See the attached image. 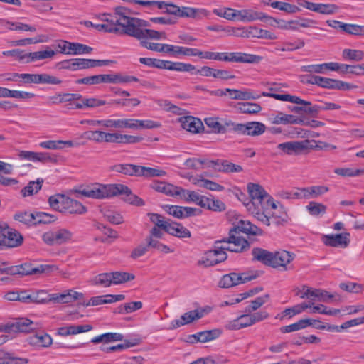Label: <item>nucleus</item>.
Returning <instances> with one entry per match:
<instances>
[{"label":"nucleus","mask_w":364,"mask_h":364,"mask_svg":"<svg viewBox=\"0 0 364 364\" xmlns=\"http://www.w3.org/2000/svg\"><path fill=\"white\" fill-rule=\"evenodd\" d=\"M130 9L117 6L114 9L115 23L118 25L117 33L126 35L136 38L142 39H166L164 32H159L155 30L148 29L149 23L141 18L130 16Z\"/></svg>","instance_id":"nucleus-1"},{"label":"nucleus","mask_w":364,"mask_h":364,"mask_svg":"<svg viewBox=\"0 0 364 364\" xmlns=\"http://www.w3.org/2000/svg\"><path fill=\"white\" fill-rule=\"evenodd\" d=\"M259 232L260 230L256 225H252L250 221L240 219L230 230L228 241L224 242L225 245L223 248L228 249V251L234 252L246 251L250 248V243L246 239L240 237V233L256 235Z\"/></svg>","instance_id":"nucleus-2"},{"label":"nucleus","mask_w":364,"mask_h":364,"mask_svg":"<svg viewBox=\"0 0 364 364\" xmlns=\"http://www.w3.org/2000/svg\"><path fill=\"white\" fill-rule=\"evenodd\" d=\"M247 188L251 200L245 205L252 213L259 214L260 211H267L269 209L277 208L272 198L260 185L250 183Z\"/></svg>","instance_id":"nucleus-3"},{"label":"nucleus","mask_w":364,"mask_h":364,"mask_svg":"<svg viewBox=\"0 0 364 364\" xmlns=\"http://www.w3.org/2000/svg\"><path fill=\"white\" fill-rule=\"evenodd\" d=\"M252 254L254 259L274 268L285 267L293 259L291 255L285 250L269 252L256 247L252 250Z\"/></svg>","instance_id":"nucleus-4"},{"label":"nucleus","mask_w":364,"mask_h":364,"mask_svg":"<svg viewBox=\"0 0 364 364\" xmlns=\"http://www.w3.org/2000/svg\"><path fill=\"white\" fill-rule=\"evenodd\" d=\"M50 207L59 212H67L71 214H84L86 208L80 202L63 194L51 196L48 199Z\"/></svg>","instance_id":"nucleus-5"},{"label":"nucleus","mask_w":364,"mask_h":364,"mask_svg":"<svg viewBox=\"0 0 364 364\" xmlns=\"http://www.w3.org/2000/svg\"><path fill=\"white\" fill-rule=\"evenodd\" d=\"M150 220L161 228L166 232L179 238H187L191 236V232L183 225L171 220H166L164 217L157 213L149 214Z\"/></svg>","instance_id":"nucleus-6"},{"label":"nucleus","mask_w":364,"mask_h":364,"mask_svg":"<svg viewBox=\"0 0 364 364\" xmlns=\"http://www.w3.org/2000/svg\"><path fill=\"white\" fill-rule=\"evenodd\" d=\"M23 242V237L18 231L0 221V250L19 247Z\"/></svg>","instance_id":"nucleus-7"},{"label":"nucleus","mask_w":364,"mask_h":364,"mask_svg":"<svg viewBox=\"0 0 364 364\" xmlns=\"http://www.w3.org/2000/svg\"><path fill=\"white\" fill-rule=\"evenodd\" d=\"M225 241H228V238L215 241V250L206 252L205 255L198 261V265L208 267L225 261L227 258V254L225 251L228 250V249L223 248L225 245L223 242Z\"/></svg>","instance_id":"nucleus-8"},{"label":"nucleus","mask_w":364,"mask_h":364,"mask_svg":"<svg viewBox=\"0 0 364 364\" xmlns=\"http://www.w3.org/2000/svg\"><path fill=\"white\" fill-rule=\"evenodd\" d=\"M308 81L312 85H316L321 87L327 89L348 90L355 87V85L341 80L331 79L318 75L310 77Z\"/></svg>","instance_id":"nucleus-9"},{"label":"nucleus","mask_w":364,"mask_h":364,"mask_svg":"<svg viewBox=\"0 0 364 364\" xmlns=\"http://www.w3.org/2000/svg\"><path fill=\"white\" fill-rule=\"evenodd\" d=\"M116 188L115 184L109 186L97 184L93 187L83 189L80 193L82 196L88 198L102 199L114 196V192L117 191Z\"/></svg>","instance_id":"nucleus-10"},{"label":"nucleus","mask_w":364,"mask_h":364,"mask_svg":"<svg viewBox=\"0 0 364 364\" xmlns=\"http://www.w3.org/2000/svg\"><path fill=\"white\" fill-rule=\"evenodd\" d=\"M257 277L253 273L244 272L237 274L232 272L224 275L219 282V286L222 288H229L239 284L246 283Z\"/></svg>","instance_id":"nucleus-11"},{"label":"nucleus","mask_w":364,"mask_h":364,"mask_svg":"<svg viewBox=\"0 0 364 364\" xmlns=\"http://www.w3.org/2000/svg\"><path fill=\"white\" fill-rule=\"evenodd\" d=\"M209 311H206L205 309H198L186 312L181 316V319L173 320L171 323L169 329H176L186 324H189L194 321L201 318Z\"/></svg>","instance_id":"nucleus-12"},{"label":"nucleus","mask_w":364,"mask_h":364,"mask_svg":"<svg viewBox=\"0 0 364 364\" xmlns=\"http://www.w3.org/2000/svg\"><path fill=\"white\" fill-rule=\"evenodd\" d=\"M58 47L60 49L61 53L68 55H82L90 53L92 48L84 44L79 43H70L66 41H62L58 43Z\"/></svg>","instance_id":"nucleus-13"},{"label":"nucleus","mask_w":364,"mask_h":364,"mask_svg":"<svg viewBox=\"0 0 364 364\" xmlns=\"http://www.w3.org/2000/svg\"><path fill=\"white\" fill-rule=\"evenodd\" d=\"M321 241L326 246L345 248L350 243V234L343 232L340 234L323 235Z\"/></svg>","instance_id":"nucleus-14"},{"label":"nucleus","mask_w":364,"mask_h":364,"mask_svg":"<svg viewBox=\"0 0 364 364\" xmlns=\"http://www.w3.org/2000/svg\"><path fill=\"white\" fill-rule=\"evenodd\" d=\"M83 298L84 294L82 293L73 289H68L62 293L50 294V300L54 303L65 304L81 300Z\"/></svg>","instance_id":"nucleus-15"},{"label":"nucleus","mask_w":364,"mask_h":364,"mask_svg":"<svg viewBox=\"0 0 364 364\" xmlns=\"http://www.w3.org/2000/svg\"><path fill=\"white\" fill-rule=\"evenodd\" d=\"M6 333H29L38 328V324L25 318H19L16 321L5 324Z\"/></svg>","instance_id":"nucleus-16"},{"label":"nucleus","mask_w":364,"mask_h":364,"mask_svg":"<svg viewBox=\"0 0 364 364\" xmlns=\"http://www.w3.org/2000/svg\"><path fill=\"white\" fill-rule=\"evenodd\" d=\"M221 330L218 328L200 331L196 334L188 336L186 341L191 344H194L198 342L206 343L216 339L221 335Z\"/></svg>","instance_id":"nucleus-17"},{"label":"nucleus","mask_w":364,"mask_h":364,"mask_svg":"<svg viewBox=\"0 0 364 364\" xmlns=\"http://www.w3.org/2000/svg\"><path fill=\"white\" fill-rule=\"evenodd\" d=\"M238 134L247 136H259L262 134L266 129V126L259 122H249L240 123Z\"/></svg>","instance_id":"nucleus-18"},{"label":"nucleus","mask_w":364,"mask_h":364,"mask_svg":"<svg viewBox=\"0 0 364 364\" xmlns=\"http://www.w3.org/2000/svg\"><path fill=\"white\" fill-rule=\"evenodd\" d=\"M18 268L21 277L41 274L57 269V267L53 265L41 264L38 267H33L28 262L19 264Z\"/></svg>","instance_id":"nucleus-19"},{"label":"nucleus","mask_w":364,"mask_h":364,"mask_svg":"<svg viewBox=\"0 0 364 364\" xmlns=\"http://www.w3.org/2000/svg\"><path fill=\"white\" fill-rule=\"evenodd\" d=\"M125 296L123 294H107L104 296H97L92 297L88 301L81 303L80 304L83 306L87 307L90 306H98L105 304H112L117 301L124 300Z\"/></svg>","instance_id":"nucleus-20"},{"label":"nucleus","mask_w":364,"mask_h":364,"mask_svg":"<svg viewBox=\"0 0 364 364\" xmlns=\"http://www.w3.org/2000/svg\"><path fill=\"white\" fill-rule=\"evenodd\" d=\"M297 295H299L302 299L307 298L311 300L318 298L320 301H326L328 299L333 297V296L328 294L327 291L311 289L306 286H304L301 290L297 291Z\"/></svg>","instance_id":"nucleus-21"},{"label":"nucleus","mask_w":364,"mask_h":364,"mask_svg":"<svg viewBox=\"0 0 364 364\" xmlns=\"http://www.w3.org/2000/svg\"><path fill=\"white\" fill-rule=\"evenodd\" d=\"M229 63H258L262 57L242 52L228 53Z\"/></svg>","instance_id":"nucleus-22"},{"label":"nucleus","mask_w":364,"mask_h":364,"mask_svg":"<svg viewBox=\"0 0 364 364\" xmlns=\"http://www.w3.org/2000/svg\"><path fill=\"white\" fill-rule=\"evenodd\" d=\"M297 116L301 117H317L316 105H313L310 102L297 97Z\"/></svg>","instance_id":"nucleus-23"},{"label":"nucleus","mask_w":364,"mask_h":364,"mask_svg":"<svg viewBox=\"0 0 364 364\" xmlns=\"http://www.w3.org/2000/svg\"><path fill=\"white\" fill-rule=\"evenodd\" d=\"M166 211L176 218H185L196 215V208L179 205H166Z\"/></svg>","instance_id":"nucleus-24"},{"label":"nucleus","mask_w":364,"mask_h":364,"mask_svg":"<svg viewBox=\"0 0 364 364\" xmlns=\"http://www.w3.org/2000/svg\"><path fill=\"white\" fill-rule=\"evenodd\" d=\"M115 188H117V191L114 192V196L123 195L124 196V200L130 204L135 205H144L142 199L139 198L137 196L133 194L131 190L126 186L122 184H115Z\"/></svg>","instance_id":"nucleus-25"},{"label":"nucleus","mask_w":364,"mask_h":364,"mask_svg":"<svg viewBox=\"0 0 364 364\" xmlns=\"http://www.w3.org/2000/svg\"><path fill=\"white\" fill-rule=\"evenodd\" d=\"M208 166H213L219 171L226 173H238L242 171L241 166L235 164L227 160L210 161L208 162Z\"/></svg>","instance_id":"nucleus-26"},{"label":"nucleus","mask_w":364,"mask_h":364,"mask_svg":"<svg viewBox=\"0 0 364 364\" xmlns=\"http://www.w3.org/2000/svg\"><path fill=\"white\" fill-rule=\"evenodd\" d=\"M253 325L250 313H246L238 316L236 319L229 321L225 328L228 330L235 331Z\"/></svg>","instance_id":"nucleus-27"},{"label":"nucleus","mask_w":364,"mask_h":364,"mask_svg":"<svg viewBox=\"0 0 364 364\" xmlns=\"http://www.w3.org/2000/svg\"><path fill=\"white\" fill-rule=\"evenodd\" d=\"M183 129L192 132L199 133L203 129V124L200 119L191 116L183 117L180 119Z\"/></svg>","instance_id":"nucleus-28"},{"label":"nucleus","mask_w":364,"mask_h":364,"mask_svg":"<svg viewBox=\"0 0 364 364\" xmlns=\"http://www.w3.org/2000/svg\"><path fill=\"white\" fill-rule=\"evenodd\" d=\"M200 207L212 211H223L225 210V205L218 199H215L212 195L210 196H203L200 203Z\"/></svg>","instance_id":"nucleus-29"},{"label":"nucleus","mask_w":364,"mask_h":364,"mask_svg":"<svg viewBox=\"0 0 364 364\" xmlns=\"http://www.w3.org/2000/svg\"><path fill=\"white\" fill-rule=\"evenodd\" d=\"M303 6L309 10L322 14H331L338 9V6L334 4H317L309 1H304Z\"/></svg>","instance_id":"nucleus-30"},{"label":"nucleus","mask_w":364,"mask_h":364,"mask_svg":"<svg viewBox=\"0 0 364 364\" xmlns=\"http://www.w3.org/2000/svg\"><path fill=\"white\" fill-rule=\"evenodd\" d=\"M364 323V316L355 318L343 323L340 326H331V325H322L317 326L319 330H327L328 331H337L339 332L341 330L347 329L350 327L358 326Z\"/></svg>","instance_id":"nucleus-31"},{"label":"nucleus","mask_w":364,"mask_h":364,"mask_svg":"<svg viewBox=\"0 0 364 364\" xmlns=\"http://www.w3.org/2000/svg\"><path fill=\"white\" fill-rule=\"evenodd\" d=\"M208 14L209 11L205 9L182 6L180 9L179 17L200 19Z\"/></svg>","instance_id":"nucleus-32"},{"label":"nucleus","mask_w":364,"mask_h":364,"mask_svg":"<svg viewBox=\"0 0 364 364\" xmlns=\"http://www.w3.org/2000/svg\"><path fill=\"white\" fill-rule=\"evenodd\" d=\"M28 343L33 346L48 348L53 343V338L46 333H37L28 338Z\"/></svg>","instance_id":"nucleus-33"},{"label":"nucleus","mask_w":364,"mask_h":364,"mask_svg":"<svg viewBox=\"0 0 364 364\" xmlns=\"http://www.w3.org/2000/svg\"><path fill=\"white\" fill-rule=\"evenodd\" d=\"M269 92H262V95L265 97H270L277 100L288 101L292 103H296V96L290 95L288 94H279L280 87L278 85H272L268 88Z\"/></svg>","instance_id":"nucleus-34"},{"label":"nucleus","mask_w":364,"mask_h":364,"mask_svg":"<svg viewBox=\"0 0 364 364\" xmlns=\"http://www.w3.org/2000/svg\"><path fill=\"white\" fill-rule=\"evenodd\" d=\"M111 170L130 176H139V166L131 164H116Z\"/></svg>","instance_id":"nucleus-35"},{"label":"nucleus","mask_w":364,"mask_h":364,"mask_svg":"<svg viewBox=\"0 0 364 364\" xmlns=\"http://www.w3.org/2000/svg\"><path fill=\"white\" fill-rule=\"evenodd\" d=\"M55 55V52L53 50L50 49L48 46H46V50H44L28 53L27 63L53 58Z\"/></svg>","instance_id":"nucleus-36"},{"label":"nucleus","mask_w":364,"mask_h":364,"mask_svg":"<svg viewBox=\"0 0 364 364\" xmlns=\"http://www.w3.org/2000/svg\"><path fill=\"white\" fill-rule=\"evenodd\" d=\"M226 91H228L230 98L232 100H255L259 97V95H254L252 92L248 90H240L226 88Z\"/></svg>","instance_id":"nucleus-37"},{"label":"nucleus","mask_w":364,"mask_h":364,"mask_svg":"<svg viewBox=\"0 0 364 364\" xmlns=\"http://www.w3.org/2000/svg\"><path fill=\"white\" fill-rule=\"evenodd\" d=\"M77 70L87 69L90 68L107 65L109 60L76 58Z\"/></svg>","instance_id":"nucleus-38"},{"label":"nucleus","mask_w":364,"mask_h":364,"mask_svg":"<svg viewBox=\"0 0 364 364\" xmlns=\"http://www.w3.org/2000/svg\"><path fill=\"white\" fill-rule=\"evenodd\" d=\"M132 118H124L118 119H107L106 128L130 129H134Z\"/></svg>","instance_id":"nucleus-39"},{"label":"nucleus","mask_w":364,"mask_h":364,"mask_svg":"<svg viewBox=\"0 0 364 364\" xmlns=\"http://www.w3.org/2000/svg\"><path fill=\"white\" fill-rule=\"evenodd\" d=\"M165 69L169 70H175L178 72H192L196 70V67L190 63L165 60Z\"/></svg>","instance_id":"nucleus-40"},{"label":"nucleus","mask_w":364,"mask_h":364,"mask_svg":"<svg viewBox=\"0 0 364 364\" xmlns=\"http://www.w3.org/2000/svg\"><path fill=\"white\" fill-rule=\"evenodd\" d=\"M274 124H289L296 123V117L292 114H287L282 112L272 114L269 118Z\"/></svg>","instance_id":"nucleus-41"},{"label":"nucleus","mask_w":364,"mask_h":364,"mask_svg":"<svg viewBox=\"0 0 364 364\" xmlns=\"http://www.w3.org/2000/svg\"><path fill=\"white\" fill-rule=\"evenodd\" d=\"M236 109L240 113L253 114L259 112L262 107L259 104L252 102L237 103Z\"/></svg>","instance_id":"nucleus-42"},{"label":"nucleus","mask_w":364,"mask_h":364,"mask_svg":"<svg viewBox=\"0 0 364 364\" xmlns=\"http://www.w3.org/2000/svg\"><path fill=\"white\" fill-rule=\"evenodd\" d=\"M247 36L269 40H274L277 38L276 36L270 31L253 26L249 28Z\"/></svg>","instance_id":"nucleus-43"},{"label":"nucleus","mask_w":364,"mask_h":364,"mask_svg":"<svg viewBox=\"0 0 364 364\" xmlns=\"http://www.w3.org/2000/svg\"><path fill=\"white\" fill-rule=\"evenodd\" d=\"M123 336L120 333H106L97 336H95L91 340L92 343H109L112 341H122Z\"/></svg>","instance_id":"nucleus-44"},{"label":"nucleus","mask_w":364,"mask_h":364,"mask_svg":"<svg viewBox=\"0 0 364 364\" xmlns=\"http://www.w3.org/2000/svg\"><path fill=\"white\" fill-rule=\"evenodd\" d=\"M134 123V129H155L159 128L161 126V123L156 121L146 119V120H139L136 119H133Z\"/></svg>","instance_id":"nucleus-45"},{"label":"nucleus","mask_w":364,"mask_h":364,"mask_svg":"<svg viewBox=\"0 0 364 364\" xmlns=\"http://www.w3.org/2000/svg\"><path fill=\"white\" fill-rule=\"evenodd\" d=\"M269 299V294H264L262 296H258L255 299L250 301L249 304L245 307V313H251L259 309L264 305Z\"/></svg>","instance_id":"nucleus-46"},{"label":"nucleus","mask_w":364,"mask_h":364,"mask_svg":"<svg viewBox=\"0 0 364 364\" xmlns=\"http://www.w3.org/2000/svg\"><path fill=\"white\" fill-rule=\"evenodd\" d=\"M110 273L113 284H120L133 280L135 278L133 274L125 272H113Z\"/></svg>","instance_id":"nucleus-47"},{"label":"nucleus","mask_w":364,"mask_h":364,"mask_svg":"<svg viewBox=\"0 0 364 364\" xmlns=\"http://www.w3.org/2000/svg\"><path fill=\"white\" fill-rule=\"evenodd\" d=\"M50 294L45 290H38L31 294V304H46L52 302L50 300Z\"/></svg>","instance_id":"nucleus-48"},{"label":"nucleus","mask_w":364,"mask_h":364,"mask_svg":"<svg viewBox=\"0 0 364 364\" xmlns=\"http://www.w3.org/2000/svg\"><path fill=\"white\" fill-rule=\"evenodd\" d=\"M237 18L242 21H252L256 19H262V13L254 12L250 10H238Z\"/></svg>","instance_id":"nucleus-49"},{"label":"nucleus","mask_w":364,"mask_h":364,"mask_svg":"<svg viewBox=\"0 0 364 364\" xmlns=\"http://www.w3.org/2000/svg\"><path fill=\"white\" fill-rule=\"evenodd\" d=\"M2 55L5 57H12L14 60H18L23 63H28V53L20 49H13L11 50H6L1 53Z\"/></svg>","instance_id":"nucleus-50"},{"label":"nucleus","mask_w":364,"mask_h":364,"mask_svg":"<svg viewBox=\"0 0 364 364\" xmlns=\"http://www.w3.org/2000/svg\"><path fill=\"white\" fill-rule=\"evenodd\" d=\"M131 3L141 5L149 10H154L155 8L162 9L166 4V1H141V0H127Z\"/></svg>","instance_id":"nucleus-51"},{"label":"nucleus","mask_w":364,"mask_h":364,"mask_svg":"<svg viewBox=\"0 0 364 364\" xmlns=\"http://www.w3.org/2000/svg\"><path fill=\"white\" fill-rule=\"evenodd\" d=\"M166 174V171L161 169H156L150 167L139 166V176L154 177L164 176Z\"/></svg>","instance_id":"nucleus-52"},{"label":"nucleus","mask_w":364,"mask_h":364,"mask_svg":"<svg viewBox=\"0 0 364 364\" xmlns=\"http://www.w3.org/2000/svg\"><path fill=\"white\" fill-rule=\"evenodd\" d=\"M342 57L345 60L360 61L364 58V52L360 50L344 49Z\"/></svg>","instance_id":"nucleus-53"},{"label":"nucleus","mask_w":364,"mask_h":364,"mask_svg":"<svg viewBox=\"0 0 364 364\" xmlns=\"http://www.w3.org/2000/svg\"><path fill=\"white\" fill-rule=\"evenodd\" d=\"M151 187L156 191L172 196L176 186L166 182L154 181Z\"/></svg>","instance_id":"nucleus-54"},{"label":"nucleus","mask_w":364,"mask_h":364,"mask_svg":"<svg viewBox=\"0 0 364 364\" xmlns=\"http://www.w3.org/2000/svg\"><path fill=\"white\" fill-rule=\"evenodd\" d=\"M111 273H101L92 280V284L103 287H108L112 284Z\"/></svg>","instance_id":"nucleus-55"},{"label":"nucleus","mask_w":364,"mask_h":364,"mask_svg":"<svg viewBox=\"0 0 364 364\" xmlns=\"http://www.w3.org/2000/svg\"><path fill=\"white\" fill-rule=\"evenodd\" d=\"M43 182V179H37L36 181L29 182L21 191L23 195L24 196H28L37 193L41 188Z\"/></svg>","instance_id":"nucleus-56"},{"label":"nucleus","mask_w":364,"mask_h":364,"mask_svg":"<svg viewBox=\"0 0 364 364\" xmlns=\"http://www.w3.org/2000/svg\"><path fill=\"white\" fill-rule=\"evenodd\" d=\"M205 123L215 134H225V129L222 127V124L218 122L216 117H208L205 119Z\"/></svg>","instance_id":"nucleus-57"},{"label":"nucleus","mask_w":364,"mask_h":364,"mask_svg":"<svg viewBox=\"0 0 364 364\" xmlns=\"http://www.w3.org/2000/svg\"><path fill=\"white\" fill-rule=\"evenodd\" d=\"M34 213L29 212H20L14 215L16 220L28 225H34Z\"/></svg>","instance_id":"nucleus-58"},{"label":"nucleus","mask_w":364,"mask_h":364,"mask_svg":"<svg viewBox=\"0 0 364 364\" xmlns=\"http://www.w3.org/2000/svg\"><path fill=\"white\" fill-rule=\"evenodd\" d=\"M306 209L311 215L318 216L326 213V207L321 203L312 201L306 206Z\"/></svg>","instance_id":"nucleus-59"},{"label":"nucleus","mask_w":364,"mask_h":364,"mask_svg":"<svg viewBox=\"0 0 364 364\" xmlns=\"http://www.w3.org/2000/svg\"><path fill=\"white\" fill-rule=\"evenodd\" d=\"M343 26V32L351 34V35H358V36H364V26H360L357 24H348L345 23Z\"/></svg>","instance_id":"nucleus-60"},{"label":"nucleus","mask_w":364,"mask_h":364,"mask_svg":"<svg viewBox=\"0 0 364 364\" xmlns=\"http://www.w3.org/2000/svg\"><path fill=\"white\" fill-rule=\"evenodd\" d=\"M56 244L60 245L72 239L73 233L66 229H60L55 231Z\"/></svg>","instance_id":"nucleus-61"},{"label":"nucleus","mask_w":364,"mask_h":364,"mask_svg":"<svg viewBox=\"0 0 364 364\" xmlns=\"http://www.w3.org/2000/svg\"><path fill=\"white\" fill-rule=\"evenodd\" d=\"M34 225L37 224H46L50 223L55 220L56 218L50 214L44 213V212H38L34 213Z\"/></svg>","instance_id":"nucleus-62"},{"label":"nucleus","mask_w":364,"mask_h":364,"mask_svg":"<svg viewBox=\"0 0 364 364\" xmlns=\"http://www.w3.org/2000/svg\"><path fill=\"white\" fill-rule=\"evenodd\" d=\"M321 338L314 335H302L301 333L297 334V346L303 344H313L319 343Z\"/></svg>","instance_id":"nucleus-63"},{"label":"nucleus","mask_w":364,"mask_h":364,"mask_svg":"<svg viewBox=\"0 0 364 364\" xmlns=\"http://www.w3.org/2000/svg\"><path fill=\"white\" fill-rule=\"evenodd\" d=\"M104 217L110 223L119 225L123 223V217L117 212L113 210H105L103 213Z\"/></svg>","instance_id":"nucleus-64"}]
</instances>
